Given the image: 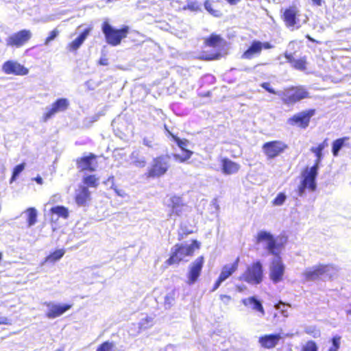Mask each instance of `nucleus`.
<instances>
[{"label": "nucleus", "mask_w": 351, "mask_h": 351, "mask_svg": "<svg viewBox=\"0 0 351 351\" xmlns=\"http://www.w3.org/2000/svg\"><path fill=\"white\" fill-rule=\"evenodd\" d=\"M262 46H263V48H264V49H271L274 47V46L272 45H271L269 43H267V42L262 43Z\"/></svg>", "instance_id": "obj_55"}, {"label": "nucleus", "mask_w": 351, "mask_h": 351, "mask_svg": "<svg viewBox=\"0 0 351 351\" xmlns=\"http://www.w3.org/2000/svg\"><path fill=\"white\" fill-rule=\"evenodd\" d=\"M262 43L258 40H254L249 48L243 53V58L252 59L259 55L262 51Z\"/></svg>", "instance_id": "obj_20"}, {"label": "nucleus", "mask_w": 351, "mask_h": 351, "mask_svg": "<svg viewBox=\"0 0 351 351\" xmlns=\"http://www.w3.org/2000/svg\"><path fill=\"white\" fill-rule=\"evenodd\" d=\"M64 253L65 251L63 249L57 250L47 257V261H57L64 256Z\"/></svg>", "instance_id": "obj_37"}, {"label": "nucleus", "mask_w": 351, "mask_h": 351, "mask_svg": "<svg viewBox=\"0 0 351 351\" xmlns=\"http://www.w3.org/2000/svg\"><path fill=\"white\" fill-rule=\"evenodd\" d=\"M239 258L232 264H227L222 267L221 271L218 278L222 282L228 279L238 268Z\"/></svg>", "instance_id": "obj_21"}, {"label": "nucleus", "mask_w": 351, "mask_h": 351, "mask_svg": "<svg viewBox=\"0 0 351 351\" xmlns=\"http://www.w3.org/2000/svg\"><path fill=\"white\" fill-rule=\"evenodd\" d=\"M307 189V167L302 169L300 184L298 189L295 191L294 197L298 199L299 197H303L305 195Z\"/></svg>", "instance_id": "obj_22"}, {"label": "nucleus", "mask_w": 351, "mask_h": 351, "mask_svg": "<svg viewBox=\"0 0 351 351\" xmlns=\"http://www.w3.org/2000/svg\"><path fill=\"white\" fill-rule=\"evenodd\" d=\"M291 125H297L302 128L307 127V110L299 112L287 120Z\"/></svg>", "instance_id": "obj_19"}, {"label": "nucleus", "mask_w": 351, "mask_h": 351, "mask_svg": "<svg viewBox=\"0 0 351 351\" xmlns=\"http://www.w3.org/2000/svg\"><path fill=\"white\" fill-rule=\"evenodd\" d=\"M59 34V31L57 29H54L49 32L48 37L45 39V45H48L49 43L53 40Z\"/></svg>", "instance_id": "obj_44"}, {"label": "nucleus", "mask_w": 351, "mask_h": 351, "mask_svg": "<svg viewBox=\"0 0 351 351\" xmlns=\"http://www.w3.org/2000/svg\"><path fill=\"white\" fill-rule=\"evenodd\" d=\"M25 213L27 216L28 226L31 227L34 226L37 221L38 213L36 209L33 207L29 208L25 211Z\"/></svg>", "instance_id": "obj_30"}, {"label": "nucleus", "mask_w": 351, "mask_h": 351, "mask_svg": "<svg viewBox=\"0 0 351 351\" xmlns=\"http://www.w3.org/2000/svg\"><path fill=\"white\" fill-rule=\"evenodd\" d=\"M285 57L287 60V62L291 64V66L299 71H304L306 69V59L305 58H302L300 59L295 60L294 59L293 55L291 53H285Z\"/></svg>", "instance_id": "obj_24"}, {"label": "nucleus", "mask_w": 351, "mask_h": 351, "mask_svg": "<svg viewBox=\"0 0 351 351\" xmlns=\"http://www.w3.org/2000/svg\"><path fill=\"white\" fill-rule=\"evenodd\" d=\"M32 36L30 30H21L10 35L5 39L6 45L17 48L21 47L32 38Z\"/></svg>", "instance_id": "obj_7"}, {"label": "nucleus", "mask_w": 351, "mask_h": 351, "mask_svg": "<svg viewBox=\"0 0 351 351\" xmlns=\"http://www.w3.org/2000/svg\"><path fill=\"white\" fill-rule=\"evenodd\" d=\"M280 339V334L265 335L259 337L258 342L264 348L271 349L278 343Z\"/></svg>", "instance_id": "obj_15"}, {"label": "nucleus", "mask_w": 351, "mask_h": 351, "mask_svg": "<svg viewBox=\"0 0 351 351\" xmlns=\"http://www.w3.org/2000/svg\"><path fill=\"white\" fill-rule=\"evenodd\" d=\"M153 324V319L152 317L145 316L141 319L139 323L138 324V330L137 331V333H139L141 330H145L150 326H152Z\"/></svg>", "instance_id": "obj_34"}, {"label": "nucleus", "mask_w": 351, "mask_h": 351, "mask_svg": "<svg viewBox=\"0 0 351 351\" xmlns=\"http://www.w3.org/2000/svg\"><path fill=\"white\" fill-rule=\"evenodd\" d=\"M99 178L96 177L95 175H88L84 176L82 182L85 186L96 188L99 185Z\"/></svg>", "instance_id": "obj_31"}, {"label": "nucleus", "mask_w": 351, "mask_h": 351, "mask_svg": "<svg viewBox=\"0 0 351 351\" xmlns=\"http://www.w3.org/2000/svg\"><path fill=\"white\" fill-rule=\"evenodd\" d=\"M99 64L103 66H106L108 64V59L106 58V55H103L100 60Z\"/></svg>", "instance_id": "obj_51"}, {"label": "nucleus", "mask_w": 351, "mask_h": 351, "mask_svg": "<svg viewBox=\"0 0 351 351\" xmlns=\"http://www.w3.org/2000/svg\"><path fill=\"white\" fill-rule=\"evenodd\" d=\"M306 91L302 88H291L286 91L282 100L285 104H293L306 97Z\"/></svg>", "instance_id": "obj_10"}, {"label": "nucleus", "mask_w": 351, "mask_h": 351, "mask_svg": "<svg viewBox=\"0 0 351 351\" xmlns=\"http://www.w3.org/2000/svg\"><path fill=\"white\" fill-rule=\"evenodd\" d=\"M130 158L132 164L137 167H144L146 165V160L144 156H141L138 150L133 151L130 154Z\"/></svg>", "instance_id": "obj_29"}, {"label": "nucleus", "mask_w": 351, "mask_h": 351, "mask_svg": "<svg viewBox=\"0 0 351 351\" xmlns=\"http://www.w3.org/2000/svg\"><path fill=\"white\" fill-rule=\"evenodd\" d=\"M227 2H228L230 5H237L240 0H226Z\"/></svg>", "instance_id": "obj_57"}, {"label": "nucleus", "mask_w": 351, "mask_h": 351, "mask_svg": "<svg viewBox=\"0 0 351 351\" xmlns=\"http://www.w3.org/2000/svg\"><path fill=\"white\" fill-rule=\"evenodd\" d=\"M51 212L53 214H56L58 217L64 219L69 217V210L63 206H56L51 208Z\"/></svg>", "instance_id": "obj_33"}, {"label": "nucleus", "mask_w": 351, "mask_h": 351, "mask_svg": "<svg viewBox=\"0 0 351 351\" xmlns=\"http://www.w3.org/2000/svg\"><path fill=\"white\" fill-rule=\"evenodd\" d=\"M287 199V196L283 193H280L273 200V204L275 206H281L284 204Z\"/></svg>", "instance_id": "obj_42"}, {"label": "nucleus", "mask_w": 351, "mask_h": 351, "mask_svg": "<svg viewBox=\"0 0 351 351\" xmlns=\"http://www.w3.org/2000/svg\"><path fill=\"white\" fill-rule=\"evenodd\" d=\"M90 199V193L85 186H80L75 191V202L79 206H86L87 202Z\"/></svg>", "instance_id": "obj_17"}, {"label": "nucleus", "mask_w": 351, "mask_h": 351, "mask_svg": "<svg viewBox=\"0 0 351 351\" xmlns=\"http://www.w3.org/2000/svg\"><path fill=\"white\" fill-rule=\"evenodd\" d=\"M321 163L315 162L314 165L308 170V189L315 191L316 189L315 178Z\"/></svg>", "instance_id": "obj_25"}, {"label": "nucleus", "mask_w": 351, "mask_h": 351, "mask_svg": "<svg viewBox=\"0 0 351 351\" xmlns=\"http://www.w3.org/2000/svg\"><path fill=\"white\" fill-rule=\"evenodd\" d=\"M199 247V243L197 241H193L191 244H176L171 248V255L167 261L169 265L178 263L184 261L186 257L193 254L195 249Z\"/></svg>", "instance_id": "obj_2"}, {"label": "nucleus", "mask_w": 351, "mask_h": 351, "mask_svg": "<svg viewBox=\"0 0 351 351\" xmlns=\"http://www.w3.org/2000/svg\"><path fill=\"white\" fill-rule=\"evenodd\" d=\"M46 305L48 307L47 317L49 319H53L62 315L71 307L69 304L60 305L52 302L47 303Z\"/></svg>", "instance_id": "obj_12"}, {"label": "nucleus", "mask_w": 351, "mask_h": 351, "mask_svg": "<svg viewBox=\"0 0 351 351\" xmlns=\"http://www.w3.org/2000/svg\"><path fill=\"white\" fill-rule=\"evenodd\" d=\"M313 5H316V6H321L322 3H323V0H311Z\"/></svg>", "instance_id": "obj_56"}, {"label": "nucleus", "mask_w": 351, "mask_h": 351, "mask_svg": "<svg viewBox=\"0 0 351 351\" xmlns=\"http://www.w3.org/2000/svg\"><path fill=\"white\" fill-rule=\"evenodd\" d=\"M261 86L265 89L266 90L267 92L270 93H272V94H276V92L274 90V88H272L270 86V84L268 83V82H264L261 84Z\"/></svg>", "instance_id": "obj_49"}, {"label": "nucleus", "mask_w": 351, "mask_h": 351, "mask_svg": "<svg viewBox=\"0 0 351 351\" xmlns=\"http://www.w3.org/2000/svg\"><path fill=\"white\" fill-rule=\"evenodd\" d=\"M204 263V258L201 256L190 264L189 267V272L187 274V283L189 285H193L197 280L200 276Z\"/></svg>", "instance_id": "obj_8"}, {"label": "nucleus", "mask_w": 351, "mask_h": 351, "mask_svg": "<svg viewBox=\"0 0 351 351\" xmlns=\"http://www.w3.org/2000/svg\"><path fill=\"white\" fill-rule=\"evenodd\" d=\"M143 143L144 145L148 147H152V141L147 138H144L143 140Z\"/></svg>", "instance_id": "obj_53"}, {"label": "nucleus", "mask_w": 351, "mask_h": 351, "mask_svg": "<svg viewBox=\"0 0 351 351\" xmlns=\"http://www.w3.org/2000/svg\"><path fill=\"white\" fill-rule=\"evenodd\" d=\"M69 106V101L66 98L58 99L51 106L46 107L45 112L43 114L42 119L47 122L56 113L65 111Z\"/></svg>", "instance_id": "obj_6"}, {"label": "nucleus", "mask_w": 351, "mask_h": 351, "mask_svg": "<svg viewBox=\"0 0 351 351\" xmlns=\"http://www.w3.org/2000/svg\"><path fill=\"white\" fill-rule=\"evenodd\" d=\"M221 171L225 175H231L238 172L240 165L227 158L221 160Z\"/></svg>", "instance_id": "obj_18"}, {"label": "nucleus", "mask_w": 351, "mask_h": 351, "mask_svg": "<svg viewBox=\"0 0 351 351\" xmlns=\"http://www.w3.org/2000/svg\"><path fill=\"white\" fill-rule=\"evenodd\" d=\"M200 9L199 5L196 1L189 0L186 5L183 7V10H190L191 11H197Z\"/></svg>", "instance_id": "obj_40"}, {"label": "nucleus", "mask_w": 351, "mask_h": 351, "mask_svg": "<svg viewBox=\"0 0 351 351\" xmlns=\"http://www.w3.org/2000/svg\"><path fill=\"white\" fill-rule=\"evenodd\" d=\"M284 21L288 27H293L295 24L296 10L293 7L286 9L283 14Z\"/></svg>", "instance_id": "obj_27"}, {"label": "nucleus", "mask_w": 351, "mask_h": 351, "mask_svg": "<svg viewBox=\"0 0 351 351\" xmlns=\"http://www.w3.org/2000/svg\"><path fill=\"white\" fill-rule=\"evenodd\" d=\"M186 205L182 202L178 208H175L173 212H169L168 215L169 217H171L173 215L180 217L186 211Z\"/></svg>", "instance_id": "obj_38"}, {"label": "nucleus", "mask_w": 351, "mask_h": 351, "mask_svg": "<svg viewBox=\"0 0 351 351\" xmlns=\"http://www.w3.org/2000/svg\"><path fill=\"white\" fill-rule=\"evenodd\" d=\"M332 346L329 348L328 351H338L340 348L341 337L334 336L331 339Z\"/></svg>", "instance_id": "obj_41"}, {"label": "nucleus", "mask_w": 351, "mask_h": 351, "mask_svg": "<svg viewBox=\"0 0 351 351\" xmlns=\"http://www.w3.org/2000/svg\"><path fill=\"white\" fill-rule=\"evenodd\" d=\"M115 192L119 195H121V194L120 193V192L117 190V189H114Z\"/></svg>", "instance_id": "obj_63"}, {"label": "nucleus", "mask_w": 351, "mask_h": 351, "mask_svg": "<svg viewBox=\"0 0 351 351\" xmlns=\"http://www.w3.org/2000/svg\"><path fill=\"white\" fill-rule=\"evenodd\" d=\"M328 271V267L327 265H319L314 267L310 271H308V280H316L322 278Z\"/></svg>", "instance_id": "obj_23"}, {"label": "nucleus", "mask_w": 351, "mask_h": 351, "mask_svg": "<svg viewBox=\"0 0 351 351\" xmlns=\"http://www.w3.org/2000/svg\"><path fill=\"white\" fill-rule=\"evenodd\" d=\"M275 307L276 309L278 310H280L282 315L284 316V317H287L288 316V313H287V308H288V306L284 303H281V304H277L275 305Z\"/></svg>", "instance_id": "obj_45"}, {"label": "nucleus", "mask_w": 351, "mask_h": 351, "mask_svg": "<svg viewBox=\"0 0 351 351\" xmlns=\"http://www.w3.org/2000/svg\"><path fill=\"white\" fill-rule=\"evenodd\" d=\"M175 141L176 142L178 147L182 149V151H184L186 149L185 147L187 146L188 141L186 140H181L178 137L173 136Z\"/></svg>", "instance_id": "obj_46"}, {"label": "nucleus", "mask_w": 351, "mask_h": 351, "mask_svg": "<svg viewBox=\"0 0 351 351\" xmlns=\"http://www.w3.org/2000/svg\"><path fill=\"white\" fill-rule=\"evenodd\" d=\"M204 7H205V9L210 14L215 15V16H217V14H215V12L213 8H212V4L210 3V2L209 1H206L205 3H204Z\"/></svg>", "instance_id": "obj_48"}, {"label": "nucleus", "mask_w": 351, "mask_h": 351, "mask_svg": "<svg viewBox=\"0 0 351 351\" xmlns=\"http://www.w3.org/2000/svg\"><path fill=\"white\" fill-rule=\"evenodd\" d=\"M220 299L225 304H228L230 301L231 300V297L228 295H220Z\"/></svg>", "instance_id": "obj_50"}, {"label": "nucleus", "mask_w": 351, "mask_h": 351, "mask_svg": "<svg viewBox=\"0 0 351 351\" xmlns=\"http://www.w3.org/2000/svg\"><path fill=\"white\" fill-rule=\"evenodd\" d=\"M241 302L245 306L249 307L252 310L260 313L261 317L265 315V312L262 302L256 296H251L247 298H244L241 300Z\"/></svg>", "instance_id": "obj_13"}, {"label": "nucleus", "mask_w": 351, "mask_h": 351, "mask_svg": "<svg viewBox=\"0 0 351 351\" xmlns=\"http://www.w3.org/2000/svg\"><path fill=\"white\" fill-rule=\"evenodd\" d=\"M183 202L182 199L178 196H171L166 200V205L171 208L170 212H173L175 208H178Z\"/></svg>", "instance_id": "obj_32"}, {"label": "nucleus", "mask_w": 351, "mask_h": 351, "mask_svg": "<svg viewBox=\"0 0 351 351\" xmlns=\"http://www.w3.org/2000/svg\"><path fill=\"white\" fill-rule=\"evenodd\" d=\"M114 343L110 341H105L99 346L96 351H112Z\"/></svg>", "instance_id": "obj_43"}, {"label": "nucleus", "mask_w": 351, "mask_h": 351, "mask_svg": "<svg viewBox=\"0 0 351 351\" xmlns=\"http://www.w3.org/2000/svg\"><path fill=\"white\" fill-rule=\"evenodd\" d=\"M25 167V164L24 162H23L21 164L16 165L14 168L13 171H12V175L10 181V183H12L14 181H15L16 180V178L20 175V173L24 170Z\"/></svg>", "instance_id": "obj_36"}, {"label": "nucleus", "mask_w": 351, "mask_h": 351, "mask_svg": "<svg viewBox=\"0 0 351 351\" xmlns=\"http://www.w3.org/2000/svg\"><path fill=\"white\" fill-rule=\"evenodd\" d=\"M263 278V269L261 261L253 263L247 267L240 279L252 285L260 284Z\"/></svg>", "instance_id": "obj_5"}, {"label": "nucleus", "mask_w": 351, "mask_h": 351, "mask_svg": "<svg viewBox=\"0 0 351 351\" xmlns=\"http://www.w3.org/2000/svg\"><path fill=\"white\" fill-rule=\"evenodd\" d=\"M170 167V156L162 155L154 158L147 172V177L160 178L164 176Z\"/></svg>", "instance_id": "obj_4"}, {"label": "nucleus", "mask_w": 351, "mask_h": 351, "mask_svg": "<svg viewBox=\"0 0 351 351\" xmlns=\"http://www.w3.org/2000/svg\"><path fill=\"white\" fill-rule=\"evenodd\" d=\"M347 313H348V314H351V311H347Z\"/></svg>", "instance_id": "obj_64"}, {"label": "nucleus", "mask_w": 351, "mask_h": 351, "mask_svg": "<svg viewBox=\"0 0 351 351\" xmlns=\"http://www.w3.org/2000/svg\"><path fill=\"white\" fill-rule=\"evenodd\" d=\"M302 351H307V344L302 346Z\"/></svg>", "instance_id": "obj_62"}, {"label": "nucleus", "mask_w": 351, "mask_h": 351, "mask_svg": "<svg viewBox=\"0 0 351 351\" xmlns=\"http://www.w3.org/2000/svg\"><path fill=\"white\" fill-rule=\"evenodd\" d=\"M193 154V152L189 149H184L182 151V154H173L174 159L179 162H184L191 158Z\"/></svg>", "instance_id": "obj_35"}, {"label": "nucleus", "mask_w": 351, "mask_h": 351, "mask_svg": "<svg viewBox=\"0 0 351 351\" xmlns=\"http://www.w3.org/2000/svg\"><path fill=\"white\" fill-rule=\"evenodd\" d=\"M257 240L258 242L265 241V247L269 254L274 255L269 267V277L274 284H277L282 280L285 269L280 256L282 246L276 242L274 236L269 232L260 231L258 233Z\"/></svg>", "instance_id": "obj_1"}, {"label": "nucleus", "mask_w": 351, "mask_h": 351, "mask_svg": "<svg viewBox=\"0 0 351 351\" xmlns=\"http://www.w3.org/2000/svg\"><path fill=\"white\" fill-rule=\"evenodd\" d=\"M92 29L91 27L85 28L75 40L68 45L67 49L70 51H77L90 35Z\"/></svg>", "instance_id": "obj_14"}, {"label": "nucleus", "mask_w": 351, "mask_h": 351, "mask_svg": "<svg viewBox=\"0 0 351 351\" xmlns=\"http://www.w3.org/2000/svg\"><path fill=\"white\" fill-rule=\"evenodd\" d=\"M328 138H325L317 146L313 147L311 148V151L315 154L316 157L315 162H316L317 163H321L324 158L322 152L326 147H328Z\"/></svg>", "instance_id": "obj_26"}, {"label": "nucleus", "mask_w": 351, "mask_h": 351, "mask_svg": "<svg viewBox=\"0 0 351 351\" xmlns=\"http://www.w3.org/2000/svg\"><path fill=\"white\" fill-rule=\"evenodd\" d=\"M2 71L8 75H25L29 70L23 65L14 60H8L2 65Z\"/></svg>", "instance_id": "obj_9"}, {"label": "nucleus", "mask_w": 351, "mask_h": 351, "mask_svg": "<svg viewBox=\"0 0 351 351\" xmlns=\"http://www.w3.org/2000/svg\"><path fill=\"white\" fill-rule=\"evenodd\" d=\"M314 114V110H308V118Z\"/></svg>", "instance_id": "obj_60"}, {"label": "nucleus", "mask_w": 351, "mask_h": 351, "mask_svg": "<svg viewBox=\"0 0 351 351\" xmlns=\"http://www.w3.org/2000/svg\"><path fill=\"white\" fill-rule=\"evenodd\" d=\"M96 156L90 154L89 156L82 157L77 160V168L82 171L87 170L89 171H95L96 167L93 165V162Z\"/></svg>", "instance_id": "obj_16"}, {"label": "nucleus", "mask_w": 351, "mask_h": 351, "mask_svg": "<svg viewBox=\"0 0 351 351\" xmlns=\"http://www.w3.org/2000/svg\"><path fill=\"white\" fill-rule=\"evenodd\" d=\"M101 30L106 43L112 46H117L121 43L122 39L127 36L129 27L124 26L121 29H117L113 27L108 21H104L101 26Z\"/></svg>", "instance_id": "obj_3"}, {"label": "nucleus", "mask_w": 351, "mask_h": 351, "mask_svg": "<svg viewBox=\"0 0 351 351\" xmlns=\"http://www.w3.org/2000/svg\"><path fill=\"white\" fill-rule=\"evenodd\" d=\"M108 182H111L112 184H113V182H114V176H110L108 180H107Z\"/></svg>", "instance_id": "obj_59"}, {"label": "nucleus", "mask_w": 351, "mask_h": 351, "mask_svg": "<svg viewBox=\"0 0 351 351\" xmlns=\"http://www.w3.org/2000/svg\"><path fill=\"white\" fill-rule=\"evenodd\" d=\"M174 300L173 297L171 294H167L165 298V305L166 308H170Z\"/></svg>", "instance_id": "obj_47"}, {"label": "nucleus", "mask_w": 351, "mask_h": 351, "mask_svg": "<svg viewBox=\"0 0 351 351\" xmlns=\"http://www.w3.org/2000/svg\"><path fill=\"white\" fill-rule=\"evenodd\" d=\"M222 282H223L219 278H218L215 283L214 284V286L212 289V291H215V290H217Z\"/></svg>", "instance_id": "obj_54"}, {"label": "nucleus", "mask_w": 351, "mask_h": 351, "mask_svg": "<svg viewBox=\"0 0 351 351\" xmlns=\"http://www.w3.org/2000/svg\"><path fill=\"white\" fill-rule=\"evenodd\" d=\"M34 180L39 184H43V179L40 176H37L36 178H34Z\"/></svg>", "instance_id": "obj_58"}, {"label": "nucleus", "mask_w": 351, "mask_h": 351, "mask_svg": "<svg viewBox=\"0 0 351 351\" xmlns=\"http://www.w3.org/2000/svg\"><path fill=\"white\" fill-rule=\"evenodd\" d=\"M317 347L315 342L308 341V351H317Z\"/></svg>", "instance_id": "obj_52"}, {"label": "nucleus", "mask_w": 351, "mask_h": 351, "mask_svg": "<svg viewBox=\"0 0 351 351\" xmlns=\"http://www.w3.org/2000/svg\"><path fill=\"white\" fill-rule=\"evenodd\" d=\"M219 56H220V54H217V55H215L214 57L210 58V59H211V60H213V59H218V58H219Z\"/></svg>", "instance_id": "obj_61"}, {"label": "nucleus", "mask_w": 351, "mask_h": 351, "mask_svg": "<svg viewBox=\"0 0 351 351\" xmlns=\"http://www.w3.org/2000/svg\"><path fill=\"white\" fill-rule=\"evenodd\" d=\"M221 41V38L219 36L212 34L209 38L206 39V44L210 47H215Z\"/></svg>", "instance_id": "obj_39"}, {"label": "nucleus", "mask_w": 351, "mask_h": 351, "mask_svg": "<svg viewBox=\"0 0 351 351\" xmlns=\"http://www.w3.org/2000/svg\"><path fill=\"white\" fill-rule=\"evenodd\" d=\"M349 137L344 136L339 138L332 143V154L334 157L339 156L340 149L345 145V143L348 141Z\"/></svg>", "instance_id": "obj_28"}, {"label": "nucleus", "mask_w": 351, "mask_h": 351, "mask_svg": "<svg viewBox=\"0 0 351 351\" xmlns=\"http://www.w3.org/2000/svg\"><path fill=\"white\" fill-rule=\"evenodd\" d=\"M285 145L280 141H271L263 145V149L265 154L270 158L280 154L285 149Z\"/></svg>", "instance_id": "obj_11"}]
</instances>
